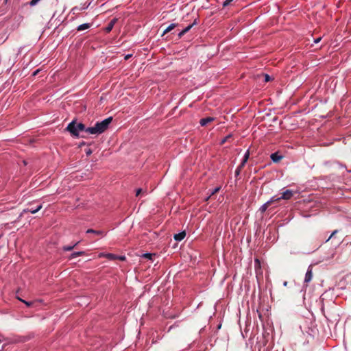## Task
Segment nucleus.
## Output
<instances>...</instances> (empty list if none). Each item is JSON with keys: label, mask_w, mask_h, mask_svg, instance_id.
I'll use <instances>...</instances> for the list:
<instances>
[{"label": "nucleus", "mask_w": 351, "mask_h": 351, "mask_svg": "<svg viewBox=\"0 0 351 351\" xmlns=\"http://www.w3.org/2000/svg\"><path fill=\"white\" fill-rule=\"evenodd\" d=\"M90 27V24L89 23H84V24H82V25H80L78 27H77V30L78 31H83V30H85L88 28Z\"/></svg>", "instance_id": "nucleus-14"}, {"label": "nucleus", "mask_w": 351, "mask_h": 351, "mask_svg": "<svg viewBox=\"0 0 351 351\" xmlns=\"http://www.w3.org/2000/svg\"><path fill=\"white\" fill-rule=\"evenodd\" d=\"M91 153H92V152H91L90 149H88V150L86 151V154L87 155H90Z\"/></svg>", "instance_id": "nucleus-32"}, {"label": "nucleus", "mask_w": 351, "mask_h": 351, "mask_svg": "<svg viewBox=\"0 0 351 351\" xmlns=\"http://www.w3.org/2000/svg\"><path fill=\"white\" fill-rule=\"evenodd\" d=\"M86 233H93L95 234L101 235L102 237L105 234L103 231L95 230H93V229L87 230Z\"/></svg>", "instance_id": "nucleus-13"}, {"label": "nucleus", "mask_w": 351, "mask_h": 351, "mask_svg": "<svg viewBox=\"0 0 351 351\" xmlns=\"http://www.w3.org/2000/svg\"><path fill=\"white\" fill-rule=\"evenodd\" d=\"M141 191H142V190H141V189H138L136 191V196L139 195V194L141 193Z\"/></svg>", "instance_id": "nucleus-29"}, {"label": "nucleus", "mask_w": 351, "mask_h": 351, "mask_svg": "<svg viewBox=\"0 0 351 351\" xmlns=\"http://www.w3.org/2000/svg\"><path fill=\"white\" fill-rule=\"evenodd\" d=\"M38 72V70L36 71L34 73V75H36L37 74V73Z\"/></svg>", "instance_id": "nucleus-34"}, {"label": "nucleus", "mask_w": 351, "mask_h": 351, "mask_svg": "<svg viewBox=\"0 0 351 351\" xmlns=\"http://www.w3.org/2000/svg\"><path fill=\"white\" fill-rule=\"evenodd\" d=\"M131 57H132V54H127L125 56V60H128Z\"/></svg>", "instance_id": "nucleus-27"}, {"label": "nucleus", "mask_w": 351, "mask_h": 351, "mask_svg": "<svg viewBox=\"0 0 351 351\" xmlns=\"http://www.w3.org/2000/svg\"><path fill=\"white\" fill-rule=\"evenodd\" d=\"M233 0H226L223 2V6L228 5L230 2H232Z\"/></svg>", "instance_id": "nucleus-26"}, {"label": "nucleus", "mask_w": 351, "mask_h": 351, "mask_svg": "<svg viewBox=\"0 0 351 351\" xmlns=\"http://www.w3.org/2000/svg\"><path fill=\"white\" fill-rule=\"evenodd\" d=\"M214 119L213 117H206L202 119L199 121V123L202 126L206 125L208 123L213 121Z\"/></svg>", "instance_id": "nucleus-9"}, {"label": "nucleus", "mask_w": 351, "mask_h": 351, "mask_svg": "<svg viewBox=\"0 0 351 351\" xmlns=\"http://www.w3.org/2000/svg\"><path fill=\"white\" fill-rule=\"evenodd\" d=\"M256 263H257L259 265V261L258 259L256 260Z\"/></svg>", "instance_id": "nucleus-35"}, {"label": "nucleus", "mask_w": 351, "mask_h": 351, "mask_svg": "<svg viewBox=\"0 0 351 351\" xmlns=\"http://www.w3.org/2000/svg\"><path fill=\"white\" fill-rule=\"evenodd\" d=\"M40 0H31V1L29 2V5L31 6H34L36 5Z\"/></svg>", "instance_id": "nucleus-22"}, {"label": "nucleus", "mask_w": 351, "mask_h": 351, "mask_svg": "<svg viewBox=\"0 0 351 351\" xmlns=\"http://www.w3.org/2000/svg\"><path fill=\"white\" fill-rule=\"evenodd\" d=\"M153 254L150 253H145L143 254V257H145L148 259H152Z\"/></svg>", "instance_id": "nucleus-19"}, {"label": "nucleus", "mask_w": 351, "mask_h": 351, "mask_svg": "<svg viewBox=\"0 0 351 351\" xmlns=\"http://www.w3.org/2000/svg\"><path fill=\"white\" fill-rule=\"evenodd\" d=\"M18 299L20 301H21L22 302H23L24 304H25L27 306H30L32 304V302L23 300L21 299L20 298H18Z\"/></svg>", "instance_id": "nucleus-21"}, {"label": "nucleus", "mask_w": 351, "mask_h": 351, "mask_svg": "<svg viewBox=\"0 0 351 351\" xmlns=\"http://www.w3.org/2000/svg\"><path fill=\"white\" fill-rule=\"evenodd\" d=\"M116 21H117V19H112V21L108 23V25H107V27H106V32H110L112 29V28H113V27H114V24H115Z\"/></svg>", "instance_id": "nucleus-11"}, {"label": "nucleus", "mask_w": 351, "mask_h": 351, "mask_svg": "<svg viewBox=\"0 0 351 351\" xmlns=\"http://www.w3.org/2000/svg\"><path fill=\"white\" fill-rule=\"evenodd\" d=\"M78 244V242L75 243L73 245H67L63 247V250L64 251H71Z\"/></svg>", "instance_id": "nucleus-17"}, {"label": "nucleus", "mask_w": 351, "mask_h": 351, "mask_svg": "<svg viewBox=\"0 0 351 351\" xmlns=\"http://www.w3.org/2000/svg\"><path fill=\"white\" fill-rule=\"evenodd\" d=\"M241 169V168H240V166H239V167H238V169H237V171H236V173H237V174H239V171H240V169Z\"/></svg>", "instance_id": "nucleus-33"}, {"label": "nucleus", "mask_w": 351, "mask_h": 351, "mask_svg": "<svg viewBox=\"0 0 351 351\" xmlns=\"http://www.w3.org/2000/svg\"><path fill=\"white\" fill-rule=\"evenodd\" d=\"M282 158V156L279 155L277 152L273 153L271 155V159L274 162H278Z\"/></svg>", "instance_id": "nucleus-7"}, {"label": "nucleus", "mask_w": 351, "mask_h": 351, "mask_svg": "<svg viewBox=\"0 0 351 351\" xmlns=\"http://www.w3.org/2000/svg\"><path fill=\"white\" fill-rule=\"evenodd\" d=\"M275 202L274 197H272L269 201H267L266 203L263 204L260 210L261 213H264L267 209L268 206L272 203Z\"/></svg>", "instance_id": "nucleus-5"}, {"label": "nucleus", "mask_w": 351, "mask_h": 351, "mask_svg": "<svg viewBox=\"0 0 351 351\" xmlns=\"http://www.w3.org/2000/svg\"><path fill=\"white\" fill-rule=\"evenodd\" d=\"M87 128L82 123H76L71 121L66 127V130L69 132L73 136H78L80 132L85 131Z\"/></svg>", "instance_id": "nucleus-2"}, {"label": "nucleus", "mask_w": 351, "mask_h": 351, "mask_svg": "<svg viewBox=\"0 0 351 351\" xmlns=\"http://www.w3.org/2000/svg\"><path fill=\"white\" fill-rule=\"evenodd\" d=\"M42 208V205L40 204L39 206H38L36 208H27V209H25L23 210V212L25 213V212H29V213H31L32 214H35L36 213L38 210H40V209Z\"/></svg>", "instance_id": "nucleus-10"}, {"label": "nucleus", "mask_w": 351, "mask_h": 351, "mask_svg": "<svg viewBox=\"0 0 351 351\" xmlns=\"http://www.w3.org/2000/svg\"><path fill=\"white\" fill-rule=\"evenodd\" d=\"M193 24H192V25H188L186 27H185V28L183 29L184 32H185V34H186L187 32H189V31L191 29V28L193 27Z\"/></svg>", "instance_id": "nucleus-24"}, {"label": "nucleus", "mask_w": 351, "mask_h": 351, "mask_svg": "<svg viewBox=\"0 0 351 351\" xmlns=\"http://www.w3.org/2000/svg\"><path fill=\"white\" fill-rule=\"evenodd\" d=\"M84 254V252H83V251L73 252L71 254L70 258L71 259L75 258L79 256Z\"/></svg>", "instance_id": "nucleus-16"}, {"label": "nucleus", "mask_w": 351, "mask_h": 351, "mask_svg": "<svg viewBox=\"0 0 351 351\" xmlns=\"http://www.w3.org/2000/svg\"><path fill=\"white\" fill-rule=\"evenodd\" d=\"M263 77H264V81L265 82H267L271 80V77L268 74H264Z\"/></svg>", "instance_id": "nucleus-20"}, {"label": "nucleus", "mask_w": 351, "mask_h": 351, "mask_svg": "<svg viewBox=\"0 0 351 351\" xmlns=\"http://www.w3.org/2000/svg\"><path fill=\"white\" fill-rule=\"evenodd\" d=\"M112 120V117H108L101 122H97L93 127L87 128V129H86V132L91 134H101L107 130Z\"/></svg>", "instance_id": "nucleus-1"}, {"label": "nucleus", "mask_w": 351, "mask_h": 351, "mask_svg": "<svg viewBox=\"0 0 351 351\" xmlns=\"http://www.w3.org/2000/svg\"><path fill=\"white\" fill-rule=\"evenodd\" d=\"M117 258H119V259H120L121 261H123V260H125V256H118Z\"/></svg>", "instance_id": "nucleus-31"}, {"label": "nucleus", "mask_w": 351, "mask_h": 351, "mask_svg": "<svg viewBox=\"0 0 351 351\" xmlns=\"http://www.w3.org/2000/svg\"><path fill=\"white\" fill-rule=\"evenodd\" d=\"M293 191H291V190H286L285 191H284L282 193V196L279 197H276L274 196V199L275 201H278V200H280V199H289L292 196H293Z\"/></svg>", "instance_id": "nucleus-3"}, {"label": "nucleus", "mask_w": 351, "mask_h": 351, "mask_svg": "<svg viewBox=\"0 0 351 351\" xmlns=\"http://www.w3.org/2000/svg\"><path fill=\"white\" fill-rule=\"evenodd\" d=\"M320 40H321V38H318L315 39L314 42L315 43H319L320 41Z\"/></svg>", "instance_id": "nucleus-30"}, {"label": "nucleus", "mask_w": 351, "mask_h": 351, "mask_svg": "<svg viewBox=\"0 0 351 351\" xmlns=\"http://www.w3.org/2000/svg\"><path fill=\"white\" fill-rule=\"evenodd\" d=\"M186 236V233L184 231L181 232L180 233L174 234V239L177 241H181Z\"/></svg>", "instance_id": "nucleus-8"}, {"label": "nucleus", "mask_w": 351, "mask_h": 351, "mask_svg": "<svg viewBox=\"0 0 351 351\" xmlns=\"http://www.w3.org/2000/svg\"><path fill=\"white\" fill-rule=\"evenodd\" d=\"M313 278V267L312 265H309L304 278V283H308Z\"/></svg>", "instance_id": "nucleus-4"}, {"label": "nucleus", "mask_w": 351, "mask_h": 351, "mask_svg": "<svg viewBox=\"0 0 351 351\" xmlns=\"http://www.w3.org/2000/svg\"><path fill=\"white\" fill-rule=\"evenodd\" d=\"M89 4L88 5H86L84 4L82 8H78L77 7H75L72 9V11L73 12V13L75 12V10H86L88 7Z\"/></svg>", "instance_id": "nucleus-18"}, {"label": "nucleus", "mask_w": 351, "mask_h": 351, "mask_svg": "<svg viewBox=\"0 0 351 351\" xmlns=\"http://www.w3.org/2000/svg\"><path fill=\"white\" fill-rule=\"evenodd\" d=\"M176 26V24L175 23H171V25H169L163 32V35L165 34L166 33L170 32L171 30H172L173 29H174Z\"/></svg>", "instance_id": "nucleus-15"}, {"label": "nucleus", "mask_w": 351, "mask_h": 351, "mask_svg": "<svg viewBox=\"0 0 351 351\" xmlns=\"http://www.w3.org/2000/svg\"><path fill=\"white\" fill-rule=\"evenodd\" d=\"M98 256L99 258H101V257H106L107 258H108L109 260H115V259H117L118 256L114 254H110V253H100Z\"/></svg>", "instance_id": "nucleus-6"}, {"label": "nucleus", "mask_w": 351, "mask_h": 351, "mask_svg": "<svg viewBox=\"0 0 351 351\" xmlns=\"http://www.w3.org/2000/svg\"><path fill=\"white\" fill-rule=\"evenodd\" d=\"M337 232V230L333 231L332 232L331 235L329 237V238L326 240V241H329Z\"/></svg>", "instance_id": "nucleus-25"}, {"label": "nucleus", "mask_w": 351, "mask_h": 351, "mask_svg": "<svg viewBox=\"0 0 351 351\" xmlns=\"http://www.w3.org/2000/svg\"><path fill=\"white\" fill-rule=\"evenodd\" d=\"M1 341H2V340H1V339H0V342H1Z\"/></svg>", "instance_id": "nucleus-36"}, {"label": "nucleus", "mask_w": 351, "mask_h": 351, "mask_svg": "<svg viewBox=\"0 0 351 351\" xmlns=\"http://www.w3.org/2000/svg\"><path fill=\"white\" fill-rule=\"evenodd\" d=\"M184 34L185 32H184V31L182 30L178 34V36L182 37Z\"/></svg>", "instance_id": "nucleus-28"}, {"label": "nucleus", "mask_w": 351, "mask_h": 351, "mask_svg": "<svg viewBox=\"0 0 351 351\" xmlns=\"http://www.w3.org/2000/svg\"><path fill=\"white\" fill-rule=\"evenodd\" d=\"M219 190H220V187H216V188H215V189L213 190V191L211 192V194H210V195L209 196V197H210L211 195H214L215 193H217Z\"/></svg>", "instance_id": "nucleus-23"}, {"label": "nucleus", "mask_w": 351, "mask_h": 351, "mask_svg": "<svg viewBox=\"0 0 351 351\" xmlns=\"http://www.w3.org/2000/svg\"><path fill=\"white\" fill-rule=\"evenodd\" d=\"M249 156H250V152L249 151L247 150L245 153V155L243 156V160L240 165V168H242L246 163V162L247 161L248 158H249Z\"/></svg>", "instance_id": "nucleus-12"}]
</instances>
